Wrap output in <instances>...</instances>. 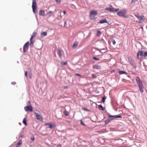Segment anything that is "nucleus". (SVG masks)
Masks as SVG:
<instances>
[{
    "mask_svg": "<svg viewBox=\"0 0 147 147\" xmlns=\"http://www.w3.org/2000/svg\"><path fill=\"white\" fill-rule=\"evenodd\" d=\"M112 42H113V44L114 45H115V43H116V42H115V40H112Z\"/></svg>",
    "mask_w": 147,
    "mask_h": 147,
    "instance_id": "obj_40",
    "label": "nucleus"
},
{
    "mask_svg": "<svg viewBox=\"0 0 147 147\" xmlns=\"http://www.w3.org/2000/svg\"><path fill=\"white\" fill-rule=\"evenodd\" d=\"M97 14V11L95 10H92L91 11L90 13L89 17L90 19L91 20H95Z\"/></svg>",
    "mask_w": 147,
    "mask_h": 147,
    "instance_id": "obj_5",
    "label": "nucleus"
},
{
    "mask_svg": "<svg viewBox=\"0 0 147 147\" xmlns=\"http://www.w3.org/2000/svg\"><path fill=\"white\" fill-rule=\"evenodd\" d=\"M105 10L106 11H111V7H106L105 8Z\"/></svg>",
    "mask_w": 147,
    "mask_h": 147,
    "instance_id": "obj_26",
    "label": "nucleus"
},
{
    "mask_svg": "<svg viewBox=\"0 0 147 147\" xmlns=\"http://www.w3.org/2000/svg\"><path fill=\"white\" fill-rule=\"evenodd\" d=\"M127 13V10L125 9L121 10L117 13V15L119 16L123 17L125 18H128V16L125 15Z\"/></svg>",
    "mask_w": 147,
    "mask_h": 147,
    "instance_id": "obj_4",
    "label": "nucleus"
},
{
    "mask_svg": "<svg viewBox=\"0 0 147 147\" xmlns=\"http://www.w3.org/2000/svg\"><path fill=\"white\" fill-rule=\"evenodd\" d=\"M39 14L40 16H44L45 15V12L43 10H40L39 11Z\"/></svg>",
    "mask_w": 147,
    "mask_h": 147,
    "instance_id": "obj_18",
    "label": "nucleus"
},
{
    "mask_svg": "<svg viewBox=\"0 0 147 147\" xmlns=\"http://www.w3.org/2000/svg\"><path fill=\"white\" fill-rule=\"evenodd\" d=\"M36 32H34L33 33L32 35L30 38V45L31 47H32L33 46L34 41H32V40L33 39V38L36 36Z\"/></svg>",
    "mask_w": 147,
    "mask_h": 147,
    "instance_id": "obj_8",
    "label": "nucleus"
},
{
    "mask_svg": "<svg viewBox=\"0 0 147 147\" xmlns=\"http://www.w3.org/2000/svg\"><path fill=\"white\" fill-rule=\"evenodd\" d=\"M29 46V41L26 42L24 45L23 47V51L24 53H25L26 52Z\"/></svg>",
    "mask_w": 147,
    "mask_h": 147,
    "instance_id": "obj_9",
    "label": "nucleus"
},
{
    "mask_svg": "<svg viewBox=\"0 0 147 147\" xmlns=\"http://www.w3.org/2000/svg\"><path fill=\"white\" fill-rule=\"evenodd\" d=\"M23 123L25 125H27V120L25 118H24L23 120Z\"/></svg>",
    "mask_w": 147,
    "mask_h": 147,
    "instance_id": "obj_23",
    "label": "nucleus"
},
{
    "mask_svg": "<svg viewBox=\"0 0 147 147\" xmlns=\"http://www.w3.org/2000/svg\"><path fill=\"white\" fill-rule=\"evenodd\" d=\"M106 99V97L105 96H104L102 98V101L104 103L105 101V100Z\"/></svg>",
    "mask_w": 147,
    "mask_h": 147,
    "instance_id": "obj_27",
    "label": "nucleus"
},
{
    "mask_svg": "<svg viewBox=\"0 0 147 147\" xmlns=\"http://www.w3.org/2000/svg\"><path fill=\"white\" fill-rule=\"evenodd\" d=\"M25 75L26 77L27 78L28 77V75H27V71H26L25 73Z\"/></svg>",
    "mask_w": 147,
    "mask_h": 147,
    "instance_id": "obj_37",
    "label": "nucleus"
},
{
    "mask_svg": "<svg viewBox=\"0 0 147 147\" xmlns=\"http://www.w3.org/2000/svg\"><path fill=\"white\" fill-rule=\"evenodd\" d=\"M93 67L94 69H101V67L100 66L95 65L93 66Z\"/></svg>",
    "mask_w": 147,
    "mask_h": 147,
    "instance_id": "obj_15",
    "label": "nucleus"
},
{
    "mask_svg": "<svg viewBox=\"0 0 147 147\" xmlns=\"http://www.w3.org/2000/svg\"><path fill=\"white\" fill-rule=\"evenodd\" d=\"M63 13L64 14H65L66 13V11H63Z\"/></svg>",
    "mask_w": 147,
    "mask_h": 147,
    "instance_id": "obj_43",
    "label": "nucleus"
},
{
    "mask_svg": "<svg viewBox=\"0 0 147 147\" xmlns=\"http://www.w3.org/2000/svg\"><path fill=\"white\" fill-rule=\"evenodd\" d=\"M29 78L30 79H31L32 78V75L31 72L29 73Z\"/></svg>",
    "mask_w": 147,
    "mask_h": 147,
    "instance_id": "obj_31",
    "label": "nucleus"
},
{
    "mask_svg": "<svg viewBox=\"0 0 147 147\" xmlns=\"http://www.w3.org/2000/svg\"><path fill=\"white\" fill-rule=\"evenodd\" d=\"M60 18H62V16L60 15Z\"/></svg>",
    "mask_w": 147,
    "mask_h": 147,
    "instance_id": "obj_47",
    "label": "nucleus"
},
{
    "mask_svg": "<svg viewBox=\"0 0 147 147\" xmlns=\"http://www.w3.org/2000/svg\"><path fill=\"white\" fill-rule=\"evenodd\" d=\"M82 109L83 110H84L85 111H89V109H87V108H82Z\"/></svg>",
    "mask_w": 147,
    "mask_h": 147,
    "instance_id": "obj_32",
    "label": "nucleus"
},
{
    "mask_svg": "<svg viewBox=\"0 0 147 147\" xmlns=\"http://www.w3.org/2000/svg\"><path fill=\"white\" fill-rule=\"evenodd\" d=\"M62 146L61 144H58L56 147H61Z\"/></svg>",
    "mask_w": 147,
    "mask_h": 147,
    "instance_id": "obj_41",
    "label": "nucleus"
},
{
    "mask_svg": "<svg viewBox=\"0 0 147 147\" xmlns=\"http://www.w3.org/2000/svg\"><path fill=\"white\" fill-rule=\"evenodd\" d=\"M92 77L94 78H96L97 76L94 74H93L92 75Z\"/></svg>",
    "mask_w": 147,
    "mask_h": 147,
    "instance_id": "obj_35",
    "label": "nucleus"
},
{
    "mask_svg": "<svg viewBox=\"0 0 147 147\" xmlns=\"http://www.w3.org/2000/svg\"><path fill=\"white\" fill-rule=\"evenodd\" d=\"M67 64V62H65L64 63H63V62L61 63V65H66Z\"/></svg>",
    "mask_w": 147,
    "mask_h": 147,
    "instance_id": "obj_30",
    "label": "nucleus"
},
{
    "mask_svg": "<svg viewBox=\"0 0 147 147\" xmlns=\"http://www.w3.org/2000/svg\"><path fill=\"white\" fill-rule=\"evenodd\" d=\"M22 140H20L19 142L16 144V147H19L22 144Z\"/></svg>",
    "mask_w": 147,
    "mask_h": 147,
    "instance_id": "obj_17",
    "label": "nucleus"
},
{
    "mask_svg": "<svg viewBox=\"0 0 147 147\" xmlns=\"http://www.w3.org/2000/svg\"><path fill=\"white\" fill-rule=\"evenodd\" d=\"M57 53L60 57H61L62 56V51L60 49H58L57 51Z\"/></svg>",
    "mask_w": 147,
    "mask_h": 147,
    "instance_id": "obj_16",
    "label": "nucleus"
},
{
    "mask_svg": "<svg viewBox=\"0 0 147 147\" xmlns=\"http://www.w3.org/2000/svg\"><path fill=\"white\" fill-rule=\"evenodd\" d=\"M101 32L100 31L98 30L97 32V35L99 36L101 34Z\"/></svg>",
    "mask_w": 147,
    "mask_h": 147,
    "instance_id": "obj_29",
    "label": "nucleus"
},
{
    "mask_svg": "<svg viewBox=\"0 0 147 147\" xmlns=\"http://www.w3.org/2000/svg\"><path fill=\"white\" fill-rule=\"evenodd\" d=\"M145 19V17L143 16H141L139 19H138L139 21L138 23H142L144 21Z\"/></svg>",
    "mask_w": 147,
    "mask_h": 147,
    "instance_id": "obj_13",
    "label": "nucleus"
},
{
    "mask_svg": "<svg viewBox=\"0 0 147 147\" xmlns=\"http://www.w3.org/2000/svg\"><path fill=\"white\" fill-rule=\"evenodd\" d=\"M108 117L110 118L108 119L105 121V124L107 125L108 123L114 119V118H121L122 117L121 115H109Z\"/></svg>",
    "mask_w": 147,
    "mask_h": 147,
    "instance_id": "obj_3",
    "label": "nucleus"
},
{
    "mask_svg": "<svg viewBox=\"0 0 147 147\" xmlns=\"http://www.w3.org/2000/svg\"><path fill=\"white\" fill-rule=\"evenodd\" d=\"M67 88V86H64L63 87V88H64V89H65V88Z\"/></svg>",
    "mask_w": 147,
    "mask_h": 147,
    "instance_id": "obj_45",
    "label": "nucleus"
},
{
    "mask_svg": "<svg viewBox=\"0 0 147 147\" xmlns=\"http://www.w3.org/2000/svg\"><path fill=\"white\" fill-rule=\"evenodd\" d=\"M110 7H111V12H117L119 10V9H115L113 7L112 5H109Z\"/></svg>",
    "mask_w": 147,
    "mask_h": 147,
    "instance_id": "obj_14",
    "label": "nucleus"
},
{
    "mask_svg": "<svg viewBox=\"0 0 147 147\" xmlns=\"http://www.w3.org/2000/svg\"><path fill=\"white\" fill-rule=\"evenodd\" d=\"M32 139L33 140H34V139Z\"/></svg>",
    "mask_w": 147,
    "mask_h": 147,
    "instance_id": "obj_49",
    "label": "nucleus"
},
{
    "mask_svg": "<svg viewBox=\"0 0 147 147\" xmlns=\"http://www.w3.org/2000/svg\"><path fill=\"white\" fill-rule=\"evenodd\" d=\"M137 0H132L131 3H132L133 2H134L136 1Z\"/></svg>",
    "mask_w": 147,
    "mask_h": 147,
    "instance_id": "obj_44",
    "label": "nucleus"
},
{
    "mask_svg": "<svg viewBox=\"0 0 147 147\" xmlns=\"http://www.w3.org/2000/svg\"><path fill=\"white\" fill-rule=\"evenodd\" d=\"M128 59L129 63L131 66L134 68H136L137 67V66L134 60L130 57H128Z\"/></svg>",
    "mask_w": 147,
    "mask_h": 147,
    "instance_id": "obj_6",
    "label": "nucleus"
},
{
    "mask_svg": "<svg viewBox=\"0 0 147 147\" xmlns=\"http://www.w3.org/2000/svg\"><path fill=\"white\" fill-rule=\"evenodd\" d=\"M75 75L76 76H81V75L80 74H77V73L75 74Z\"/></svg>",
    "mask_w": 147,
    "mask_h": 147,
    "instance_id": "obj_42",
    "label": "nucleus"
},
{
    "mask_svg": "<svg viewBox=\"0 0 147 147\" xmlns=\"http://www.w3.org/2000/svg\"><path fill=\"white\" fill-rule=\"evenodd\" d=\"M137 84L138 85L140 91L141 92H144V87L142 82L140 80V78L138 77H136V78Z\"/></svg>",
    "mask_w": 147,
    "mask_h": 147,
    "instance_id": "obj_2",
    "label": "nucleus"
},
{
    "mask_svg": "<svg viewBox=\"0 0 147 147\" xmlns=\"http://www.w3.org/2000/svg\"><path fill=\"white\" fill-rule=\"evenodd\" d=\"M93 59L95 60H99V59L97 58L96 57H93Z\"/></svg>",
    "mask_w": 147,
    "mask_h": 147,
    "instance_id": "obj_36",
    "label": "nucleus"
},
{
    "mask_svg": "<svg viewBox=\"0 0 147 147\" xmlns=\"http://www.w3.org/2000/svg\"><path fill=\"white\" fill-rule=\"evenodd\" d=\"M44 126H47V128H53L55 127V125H53L51 123H46L44 124Z\"/></svg>",
    "mask_w": 147,
    "mask_h": 147,
    "instance_id": "obj_11",
    "label": "nucleus"
},
{
    "mask_svg": "<svg viewBox=\"0 0 147 147\" xmlns=\"http://www.w3.org/2000/svg\"><path fill=\"white\" fill-rule=\"evenodd\" d=\"M24 109L26 111L32 112L33 110V108L32 106H27L24 107Z\"/></svg>",
    "mask_w": 147,
    "mask_h": 147,
    "instance_id": "obj_12",
    "label": "nucleus"
},
{
    "mask_svg": "<svg viewBox=\"0 0 147 147\" xmlns=\"http://www.w3.org/2000/svg\"><path fill=\"white\" fill-rule=\"evenodd\" d=\"M55 1L57 4H59L60 3L61 1V0H55Z\"/></svg>",
    "mask_w": 147,
    "mask_h": 147,
    "instance_id": "obj_33",
    "label": "nucleus"
},
{
    "mask_svg": "<svg viewBox=\"0 0 147 147\" xmlns=\"http://www.w3.org/2000/svg\"><path fill=\"white\" fill-rule=\"evenodd\" d=\"M135 16L138 19H139L140 17H141V16H139L138 15H135Z\"/></svg>",
    "mask_w": 147,
    "mask_h": 147,
    "instance_id": "obj_38",
    "label": "nucleus"
},
{
    "mask_svg": "<svg viewBox=\"0 0 147 147\" xmlns=\"http://www.w3.org/2000/svg\"><path fill=\"white\" fill-rule=\"evenodd\" d=\"M47 34V32H43L41 34V37H43L44 36H46Z\"/></svg>",
    "mask_w": 147,
    "mask_h": 147,
    "instance_id": "obj_20",
    "label": "nucleus"
},
{
    "mask_svg": "<svg viewBox=\"0 0 147 147\" xmlns=\"http://www.w3.org/2000/svg\"><path fill=\"white\" fill-rule=\"evenodd\" d=\"M98 107L99 109L101 110H104V109L103 107L101 105H99L98 106Z\"/></svg>",
    "mask_w": 147,
    "mask_h": 147,
    "instance_id": "obj_25",
    "label": "nucleus"
},
{
    "mask_svg": "<svg viewBox=\"0 0 147 147\" xmlns=\"http://www.w3.org/2000/svg\"><path fill=\"white\" fill-rule=\"evenodd\" d=\"M27 106H31V105L30 103V102L29 101L28 102H27Z\"/></svg>",
    "mask_w": 147,
    "mask_h": 147,
    "instance_id": "obj_34",
    "label": "nucleus"
},
{
    "mask_svg": "<svg viewBox=\"0 0 147 147\" xmlns=\"http://www.w3.org/2000/svg\"><path fill=\"white\" fill-rule=\"evenodd\" d=\"M99 23L100 24H103L105 23H107V21L106 18H104V19L101 20Z\"/></svg>",
    "mask_w": 147,
    "mask_h": 147,
    "instance_id": "obj_19",
    "label": "nucleus"
},
{
    "mask_svg": "<svg viewBox=\"0 0 147 147\" xmlns=\"http://www.w3.org/2000/svg\"><path fill=\"white\" fill-rule=\"evenodd\" d=\"M33 12L35 13L37 9V4L36 0H33L32 6Z\"/></svg>",
    "mask_w": 147,
    "mask_h": 147,
    "instance_id": "obj_7",
    "label": "nucleus"
},
{
    "mask_svg": "<svg viewBox=\"0 0 147 147\" xmlns=\"http://www.w3.org/2000/svg\"><path fill=\"white\" fill-rule=\"evenodd\" d=\"M52 13V12L51 11H50L47 14L49 15V17H50L51 16V15L50 14L51 13Z\"/></svg>",
    "mask_w": 147,
    "mask_h": 147,
    "instance_id": "obj_28",
    "label": "nucleus"
},
{
    "mask_svg": "<svg viewBox=\"0 0 147 147\" xmlns=\"http://www.w3.org/2000/svg\"><path fill=\"white\" fill-rule=\"evenodd\" d=\"M78 44V42L77 41L75 42L73 44L72 46V47L74 48L76 47Z\"/></svg>",
    "mask_w": 147,
    "mask_h": 147,
    "instance_id": "obj_22",
    "label": "nucleus"
},
{
    "mask_svg": "<svg viewBox=\"0 0 147 147\" xmlns=\"http://www.w3.org/2000/svg\"><path fill=\"white\" fill-rule=\"evenodd\" d=\"M67 25V23L66 21H65L64 22V25L65 26H66Z\"/></svg>",
    "mask_w": 147,
    "mask_h": 147,
    "instance_id": "obj_39",
    "label": "nucleus"
},
{
    "mask_svg": "<svg viewBox=\"0 0 147 147\" xmlns=\"http://www.w3.org/2000/svg\"><path fill=\"white\" fill-rule=\"evenodd\" d=\"M143 56L145 58H147V51L145 52L143 50L138 51L137 54V59L139 60H141Z\"/></svg>",
    "mask_w": 147,
    "mask_h": 147,
    "instance_id": "obj_1",
    "label": "nucleus"
},
{
    "mask_svg": "<svg viewBox=\"0 0 147 147\" xmlns=\"http://www.w3.org/2000/svg\"><path fill=\"white\" fill-rule=\"evenodd\" d=\"M119 73L120 74H127V73L123 71H118Z\"/></svg>",
    "mask_w": 147,
    "mask_h": 147,
    "instance_id": "obj_21",
    "label": "nucleus"
},
{
    "mask_svg": "<svg viewBox=\"0 0 147 147\" xmlns=\"http://www.w3.org/2000/svg\"><path fill=\"white\" fill-rule=\"evenodd\" d=\"M59 13H60V14H61V12H59Z\"/></svg>",
    "mask_w": 147,
    "mask_h": 147,
    "instance_id": "obj_48",
    "label": "nucleus"
},
{
    "mask_svg": "<svg viewBox=\"0 0 147 147\" xmlns=\"http://www.w3.org/2000/svg\"><path fill=\"white\" fill-rule=\"evenodd\" d=\"M63 113L65 116H68L69 115L68 112L65 110L63 111Z\"/></svg>",
    "mask_w": 147,
    "mask_h": 147,
    "instance_id": "obj_24",
    "label": "nucleus"
},
{
    "mask_svg": "<svg viewBox=\"0 0 147 147\" xmlns=\"http://www.w3.org/2000/svg\"><path fill=\"white\" fill-rule=\"evenodd\" d=\"M34 113L36 115V118L38 120H39L41 121H43V117L41 115L34 112Z\"/></svg>",
    "mask_w": 147,
    "mask_h": 147,
    "instance_id": "obj_10",
    "label": "nucleus"
},
{
    "mask_svg": "<svg viewBox=\"0 0 147 147\" xmlns=\"http://www.w3.org/2000/svg\"><path fill=\"white\" fill-rule=\"evenodd\" d=\"M81 124H82V125H85L84 123H82V121H81Z\"/></svg>",
    "mask_w": 147,
    "mask_h": 147,
    "instance_id": "obj_46",
    "label": "nucleus"
}]
</instances>
